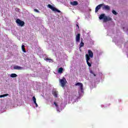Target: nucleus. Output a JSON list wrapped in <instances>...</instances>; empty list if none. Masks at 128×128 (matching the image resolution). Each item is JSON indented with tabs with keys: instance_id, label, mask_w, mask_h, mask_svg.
I'll use <instances>...</instances> for the list:
<instances>
[{
	"instance_id": "nucleus-16",
	"label": "nucleus",
	"mask_w": 128,
	"mask_h": 128,
	"mask_svg": "<svg viewBox=\"0 0 128 128\" xmlns=\"http://www.w3.org/2000/svg\"><path fill=\"white\" fill-rule=\"evenodd\" d=\"M18 76V75L16 74H12L10 75L11 78H16Z\"/></svg>"
},
{
	"instance_id": "nucleus-25",
	"label": "nucleus",
	"mask_w": 128,
	"mask_h": 128,
	"mask_svg": "<svg viewBox=\"0 0 128 128\" xmlns=\"http://www.w3.org/2000/svg\"><path fill=\"white\" fill-rule=\"evenodd\" d=\"M34 104H36V108H38V104L36 103H36H34Z\"/></svg>"
},
{
	"instance_id": "nucleus-24",
	"label": "nucleus",
	"mask_w": 128,
	"mask_h": 128,
	"mask_svg": "<svg viewBox=\"0 0 128 128\" xmlns=\"http://www.w3.org/2000/svg\"><path fill=\"white\" fill-rule=\"evenodd\" d=\"M45 60H52V59L48 58H46L44 59Z\"/></svg>"
},
{
	"instance_id": "nucleus-13",
	"label": "nucleus",
	"mask_w": 128,
	"mask_h": 128,
	"mask_svg": "<svg viewBox=\"0 0 128 128\" xmlns=\"http://www.w3.org/2000/svg\"><path fill=\"white\" fill-rule=\"evenodd\" d=\"M54 104L56 108V110H58V112L60 110V107H58V104H56V102H54Z\"/></svg>"
},
{
	"instance_id": "nucleus-5",
	"label": "nucleus",
	"mask_w": 128,
	"mask_h": 128,
	"mask_svg": "<svg viewBox=\"0 0 128 128\" xmlns=\"http://www.w3.org/2000/svg\"><path fill=\"white\" fill-rule=\"evenodd\" d=\"M16 22L20 26H24V22L20 19H17L16 20Z\"/></svg>"
},
{
	"instance_id": "nucleus-1",
	"label": "nucleus",
	"mask_w": 128,
	"mask_h": 128,
	"mask_svg": "<svg viewBox=\"0 0 128 128\" xmlns=\"http://www.w3.org/2000/svg\"><path fill=\"white\" fill-rule=\"evenodd\" d=\"M86 64L89 68L92 66V62H90V58H94V52L90 50H88V54H86Z\"/></svg>"
},
{
	"instance_id": "nucleus-23",
	"label": "nucleus",
	"mask_w": 128,
	"mask_h": 128,
	"mask_svg": "<svg viewBox=\"0 0 128 128\" xmlns=\"http://www.w3.org/2000/svg\"><path fill=\"white\" fill-rule=\"evenodd\" d=\"M34 12H40V11L37 9H34Z\"/></svg>"
},
{
	"instance_id": "nucleus-17",
	"label": "nucleus",
	"mask_w": 128,
	"mask_h": 128,
	"mask_svg": "<svg viewBox=\"0 0 128 128\" xmlns=\"http://www.w3.org/2000/svg\"><path fill=\"white\" fill-rule=\"evenodd\" d=\"M84 46V43L82 42L80 44V48H82V46Z\"/></svg>"
},
{
	"instance_id": "nucleus-22",
	"label": "nucleus",
	"mask_w": 128,
	"mask_h": 128,
	"mask_svg": "<svg viewBox=\"0 0 128 128\" xmlns=\"http://www.w3.org/2000/svg\"><path fill=\"white\" fill-rule=\"evenodd\" d=\"M90 74H93L94 76H96V74H94V72L91 71L90 72Z\"/></svg>"
},
{
	"instance_id": "nucleus-10",
	"label": "nucleus",
	"mask_w": 128,
	"mask_h": 128,
	"mask_svg": "<svg viewBox=\"0 0 128 128\" xmlns=\"http://www.w3.org/2000/svg\"><path fill=\"white\" fill-rule=\"evenodd\" d=\"M70 4H72V6H78V2L76 1H74L73 2H70Z\"/></svg>"
},
{
	"instance_id": "nucleus-15",
	"label": "nucleus",
	"mask_w": 128,
	"mask_h": 128,
	"mask_svg": "<svg viewBox=\"0 0 128 128\" xmlns=\"http://www.w3.org/2000/svg\"><path fill=\"white\" fill-rule=\"evenodd\" d=\"M22 52H26V48H24V45L22 46Z\"/></svg>"
},
{
	"instance_id": "nucleus-19",
	"label": "nucleus",
	"mask_w": 128,
	"mask_h": 128,
	"mask_svg": "<svg viewBox=\"0 0 128 128\" xmlns=\"http://www.w3.org/2000/svg\"><path fill=\"white\" fill-rule=\"evenodd\" d=\"M32 100L34 103L36 102V97L34 96L32 97Z\"/></svg>"
},
{
	"instance_id": "nucleus-26",
	"label": "nucleus",
	"mask_w": 128,
	"mask_h": 128,
	"mask_svg": "<svg viewBox=\"0 0 128 128\" xmlns=\"http://www.w3.org/2000/svg\"><path fill=\"white\" fill-rule=\"evenodd\" d=\"M76 26H78V28H80V26H78V24H76Z\"/></svg>"
},
{
	"instance_id": "nucleus-20",
	"label": "nucleus",
	"mask_w": 128,
	"mask_h": 128,
	"mask_svg": "<svg viewBox=\"0 0 128 128\" xmlns=\"http://www.w3.org/2000/svg\"><path fill=\"white\" fill-rule=\"evenodd\" d=\"M112 14H114L115 16H116V14H118V12H116V10H112Z\"/></svg>"
},
{
	"instance_id": "nucleus-4",
	"label": "nucleus",
	"mask_w": 128,
	"mask_h": 128,
	"mask_svg": "<svg viewBox=\"0 0 128 128\" xmlns=\"http://www.w3.org/2000/svg\"><path fill=\"white\" fill-rule=\"evenodd\" d=\"M48 8L53 10V12H60V10H58V8L54 7V6H52L50 4H48Z\"/></svg>"
},
{
	"instance_id": "nucleus-14",
	"label": "nucleus",
	"mask_w": 128,
	"mask_h": 128,
	"mask_svg": "<svg viewBox=\"0 0 128 128\" xmlns=\"http://www.w3.org/2000/svg\"><path fill=\"white\" fill-rule=\"evenodd\" d=\"M52 94L54 96V98H58V92L54 91L52 92Z\"/></svg>"
},
{
	"instance_id": "nucleus-3",
	"label": "nucleus",
	"mask_w": 128,
	"mask_h": 128,
	"mask_svg": "<svg viewBox=\"0 0 128 128\" xmlns=\"http://www.w3.org/2000/svg\"><path fill=\"white\" fill-rule=\"evenodd\" d=\"M59 82L62 88H64V86H66V78H63L60 79Z\"/></svg>"
},
{
	"instance_id": "nucleus-6",
	"label": "nucleus",
	"mask_w": 128,
	"mask_h": 128,
	"mask_svg": "<svg viewBox=\"0 0 128 128\" xmlns=\"http://www.w3.org/2000/svg\"><path fill=\"white\" fill-rule=\"evenodd\" d=\"M75 86H78L80 87L81 92H82V90H84V84H82V83L77 82L75 84Z\"/></svg>"
},
{
	"instance_id": "nucleus-9",
	"label": "nucleus",
	"mask_w": 128,
	"mask_h": 128,
	"mask_svg": "<svg viewBox=\"0 0 128 128\" xmlns=\"http://www.w3.org/2000/svg\"><path fill=\"white\" fill-rule=\"evenodd\" d=\"M14 69L18 70H24V68L22 66H16L14 67Z\"/></svg>"
},
{
	"instance_id": "nucleus-21",
	"label": "nucleus",
	"mask_w": 128,
	"mask_h": 128,
	"mask_svg": "<svg viewBox=\"0 0 128 128\" xmlns=\"http://www.w3.org/2000/svg\"><path fill=\"white\" fill-rule=\"evenodd\" d=\"M15 10L16 12H20V8H15Z\"/></svg>"
},
{
	"instance_id": "nucleus-8",
	"label": "nucleus",
	"mask_w": 128,
	"mask_h": 128,
	"mask_svg": "<svg viewBox=\"0 0 128 128\" xmlns=\"http://www.w3.org/2000/svg\"><path fill=\"white\" fill-rule=\"evenodd\" d=\"M80 34H78L76 36V42H80Z\"/></svg>"
},
{
	"instance_id": "nucleus-11",
	"label": "nucleus",
	"mask_w": 128,
	"mask_h": 128,
	"mask_svg": "<svg viewBox=\"0 0 128 128\" xmlns=\"http://www.w3.org/2000/svg\"><path fill=\"white\" fill-rule=\"evenodd\" d=\"M104 8L106 10H110V6H108V5L104 6Z\"/></svg>"
},
{
	"instance_id": "nucleus-7",
	"label": "nucleus",
	"mask_w": 128,
	"mask_h": 128,
	"mask_svg": "<svg viewBox=\"0 0 128 128\" xmlns=\"http://www.w3.org/2000/svg\"><path fill=\"white\" fill-rule=\"evenodd\" d=\"M104 6L103 4H100L98 6H96L95 12H98V10H100L101 8Z\"/></svg>"
},
{
	"instance_id": "nucleus-2",
	"label": "nucleus",
	"mask_w": 128,
	"mask_h": 128,
	"mask_svg": "<svg viewBox=\"0 0 128 128\" xmlns=\"http://www.w3.org/2000/svg\"><path fill=\"white\" fill-rule=\"evenodd\" d=\"M99 19L104 20V22H106L112 20V18L110 17L108 18L104 14H101L99 16Z\"/></svg>"
},
{
	"instance_id": "nucleus-18",
	"label": "nucleus",
	"mask_w": 128,
	"mask_h": 128,
	"mask_svg": "<svg viewBox=\"0 0 128 128\" xmlns=\"http://www.w3.org/2000/svg\"><path fill=\"white\" fill-rule=\"evenodd\" d=\"M8 96V94H2V95H0V98H4L6 96Z\"/></svg>"
},
{
	"instance_id": "nucleus-12",
	"label": "nucleus",
	"mask_w": 128,
	"mask_h": 128,
	"mask_svg": "<svg viewBox=\"0 0 128 128\" xmlns=\"http://www.w3.org/2000/svg\"><path fill=\"white\" fill-rule=\"evenodd\" d=\"M64 71V68H60L58 69V72L59 74H62V72Z\"/></svg>"
}]
</instances>
